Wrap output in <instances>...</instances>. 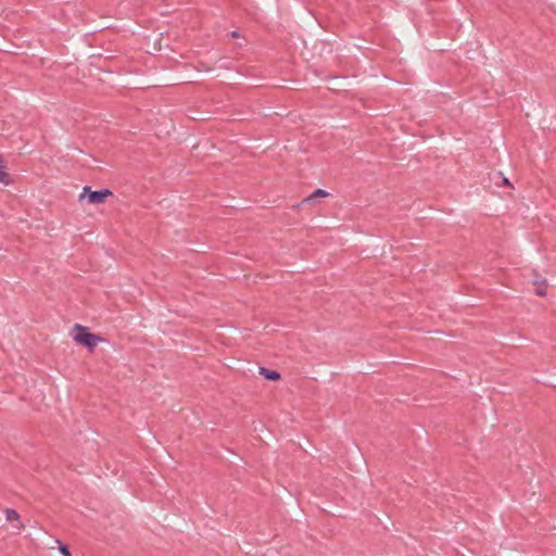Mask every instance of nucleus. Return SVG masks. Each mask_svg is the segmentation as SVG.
<instances>
[{"label": "nucleus", "instance_id": "nucleus-1", "mask_svg": "<svg viewBox=\"0 0 556 556\" xmlns=\"http://www.w3.org/2000/svg\"><path fill=\"white\" fill-rule=\"evenodd\" d=\"M73 330L77 332L73 337L74 341L87 348L90 352H92L96 349L97 344L100 341H102V338L100 336L88 332L86 327L79 324H76Z\"/></svg>", "mask_w": 556, "mask_h": 556}, {"label": "nucleus", "instance_id": "nucleus-2", "mask_svg": "<svg viewBox=\"0 0 556 556\" xmlns=\"http://www.w3.org/2000/svg\"><path fill=\"white\" fill-rule=\"evenodd\" d=\"M112 194V191L109 189H100L92 191L90 187L86 186L83 189V193L79 195V199H84L86 195L88 197V201L90 203L99 204L103 203L109 195Z\"/></svg>", "mask_w": 556, "mask_h": 556}, {"label": "nucleus", "instance_id": "nucleus-3", "mask_svg": "<svg viewBox=\"0 0 556 556\" xmlns=\"http://www.w3.org/2000/svg\"><path fill=\"white\" fill-rule=\"evenodd\" d=\"M4 514H5L7 521H10V522L16 521L18 523L17 529H22L24 527L20 520L21 519L20 514L15 509L7 508Z\"/></svg>", "mask_w": 556, "mask_h": 556}, {"label": "nucleus", "instance_id": "nucleus-4", "mask_svg": "<svg viewBox=\"0 0 556 556\" xmlns=\"http://www.w3.org/2000/svg\"><path fill=\"white\" fill-rule=\"evenodd\" d=\"M260 374L266 380H270V381H277L281 378V375L277 370L267 369L265 367L260 368Z\"/></svg>", "mask_w": 556, "mask_h": 556}, {"label": "nucleus", "instance_id": "nucleus-5", "mask_svg": "<svg viewBox=\"0 0 556 556\" xmlns=\"http://www.w3.org/2000/svg\"><path fill=\"white\" fill-rule=\"evenodd\" d=\"M0 184L8 186L10 184L9 174L3 165L2 157L0 156Z\"/></svg>", "mask_w": 556, "mask_h": 556}, {"label": "nucleus", "instance_id": "nucleus-6", "mask_svg": "<svg viewBox=\"0 0 556 556\" xmlns=\"http://www.w3.org/2000/svg\"><path fill=\"white\" fill-rule=\"evenodd\" d=\"M328 195V192L323 189H316L309 197L305 198L303 203H309L314 201L316 198H325Z\"/></svg>", "mask_w": 556, "mask_h": 556}, {"label": "nucleus", "instance_id": "nucleus-7", "mask_svg": "<svg viewBox=\"0 0 556 556\" xmlns=\"http://www.w3.org/2000/svg\"><path fill=\"white\" fill-rule=\"evenodd\" d=\"M545 279H542V280H535L534 281V285H536V290H535V293L539 295V296H544L546 294V289H545Z\"/></svg>", "mask_w": 556, "mask_h": 556}, {"label": "nucleus", "instance_id": "nucleus-8", "mask_svg": "<svg viewBox=\"0 0 556 556\" xmlns=\"http://www.w3.org/2000/svg\"><path fill=\"white\" fill-rule=\"evenodd\" d=\"M59 549H60V553L63 556H72L71 551H70V548L66 545L60 543V548Z\"/></svg>", "mask_w": 556, "mask_h": 556}, {"label": "nucleus", "instance_id": "nucleus-9", "mask_svg": "<svg viewBox=\"0 0 556 556\" xmlns=\"http://www.w3.org/2000/svg\"><path fill=\"white\" fill-rule=\"evenodd\" d=\"M230 36L232 38H237V37H239V34H238V31L233 30V31L230 33Z\"/></svg>", "mask_w": 556, "mask_h": 556}, {"label": "nucleus", "instance_id": "nucleus-10", "mask_svg": "<svg viewBox=\"0 0 556 556\" xmlns=\"http://www.w3.org/2000/svg\"><path fill=\"white\" fill-rule=\"evenodd\" d=\"M504 184H505L506 186H510V182H509V180H508L507 178H504Z\"/></svg>", "mask_w": 556, "mask_h": 556}]
</instances>
